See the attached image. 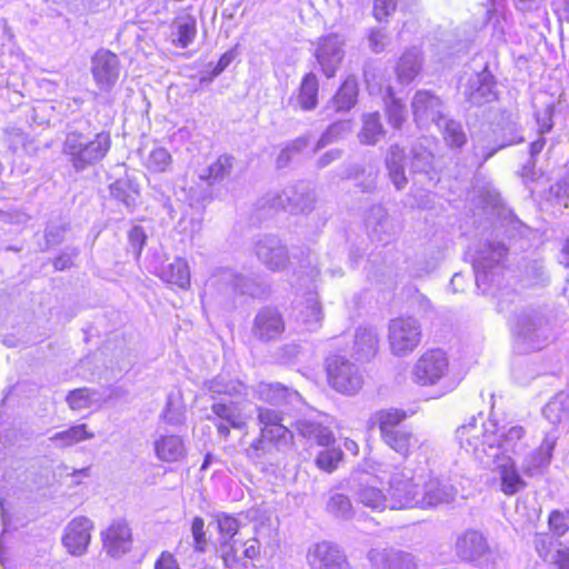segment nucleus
Here are the masks:
<instances>
[{"label":"nucleus","mask_w":569,"mask_h":569,"mask_svg":"<svg viewBox=\"0 0 569 569\" xmlns=\"http://www.w3.org/2000/svg\"><path fill=\"white\" fill-rule=\"evenodd\" d=\"M457 438L462 449L471 452L481 463L490 466L502 457L515 460L521 457L528 446L526 431L521 426L505 427L500 430L495 421L470 422L457 429Z\"/></svg>","instance_id":"nucleus-1"},{"label":"nucleus","mask_w":569,"mask_h":569,"mask_svg":"<svg viewBox=\"0 0 569 569\" xmlns=\"http://www.w3.org/2000/svg\"><path fill=\"white\" fill-rule=\"evenodd\" d=\"M510 327L515 348L523 353L541 350L552 337L550 320L541 307L517 309L510 319Z\"/></svg>","instance_id":"nucleus-2"},{"label":"nucleus","mask_w":569,"mask_h":569,"mask_svg":"<svg viewBox=\"0 0 569 569\" xmlns=\"http://www.w3.org/2000/svg\"><path fill=\"white\" fill-rule=\"evenodd\" d=\"M111 148L109 132L101 131L89 139L83 133L71 130L67 133L62 152L77 171H83L90 166L100 162Z\"/></svg>","instance_id":"nucleus-3"},{"label":"nucleus","mask_w":569,"mask_h":569,"mask_svg":"<svg viewBox=\"0 0 569 569\" xmlns=\"http://www.w3.org/2000/svg\"><path fill=\"white\" fill-rule=\"evenodd\" d=\"M507 254V248L499 241L479 242L472 254L476 286L483 293L499 284L501 261Z\"/></svg>","instance_id":"nucleus-4"},{"label":"nucleus","mask_w":569,"mask_h":569,"mask_svg":"<svg viewBox=\"0 0 569 569\" xmlns=\"http://www.w3.org/2000/svg\"><path fill=\"white\" fill-rule=\"evenodd\" d=\"M406 418V412L392 408L375 415L383 443L403 458H408L418 443L415 435L400 425Z\"/></svg>","instance_id":"nucleus-5"},{"label":"nucleus","mask_w":569,"mask_h":569,"mask_svg":"<svg viewBox=\"0 0 569 569\" xmlns=\"http://www.w3.org/2000/svg\"><path fill=\"white\" fill-rule=\"evenodd\" d=\"M260 202L262 208L306 213L313 209L316 193L309 183L300 181L281 191L268 193Z\"/></svg>","instance_id":"nucleus-6"},{"label":"nucleus","mask_w":569,"mask_h":569,"mask_svg":"<svg viewBox=\"0 0 569 569\" xmlns=\"http://www.w3.org/2000/svg\"><path fill=\"white\" fill-rule=\"evenodd\" d=\"M211 412L219 436L227 439L230 428L242 430L248 427L254 413V405L244 400L221 399L211 405Z\"/></svg>","instance_id":"nucleus-7"},{"label":"nucleus","mask_w":569,"mask_h":569,"mask_svg":"<svg viewBox=\"0 0 569 569\" xmlns=\"http://www.w3.org/2000/svg\"><path fill=\"white\" fill-rule=\"evenodd\" d=\"M420 322L413 317H398L389 322L388 341L391 353L397 357L410 355L421 342Z\"/></svg>","instance_id":"nucleus-8"},{"label":"nucleus","mask_w":569,"mask_h":569,"mask_svg":"<svg viewBox=\"0 0 569 569\" xmlns=\"http://www.w3.org/2000/svg\"><path fill=\"white\" fill-rule=\"evenodd\" d=\"M326 370L329 385L340 393L355 395L362 388L363 377L359 368L343 356L328 357Z\"/></svg>","instance_id":"nucleus-9"},{"label":"nucleus","mask_w":569,"mask_h":569,"mask_svg":"<svg viewBox=\"0 0 569 569\" xmlns=\"http://www.w3.org/2000/svg\"><path fill=\"white\" fill-rule=\"evenodd\" d=\"M387 500L388 508L393 510L419 508V487L413 481L411 470L403 469L391 475Z\"/></svg>","instance_id":"nucleus-10"},{"label":"nucleus","mask_w":569,"mask_h":569,"mask_svg":"<svg viewBox=\"0 0 569 569\" xmlns=\"http://www.w3.org/2000/svg\"><path fill=\"white\" fill-rule=\"evenodd\" d=\"M345 37L336 32L319 37L315 42L313 56L327 78H333L340 68L345 58Z\"/></svg>","instance_id":"nucleus-11"},{"label":"nucleus","mask_w":569,"mask_h":569,"mask_svg":"<svg viewBox=\"0 0 569 569\" xmlns=\"http://www.w3.org/2000/svg\"><path fill=\"white\" fill-rule=\"evenodd\" d=\"M449 372V360L440 349L422 353L412 369L413 381L420 386L437 385Z\"/></svg>","instance_id":"nucleus-12"},{"label":"nucleus","mask_w":569,"mask_h":569,"mask_svg":"<svg viewBox=\"0 0 569 569\" xmlns=\"http://www.w3.org/2000/svg\"><path fill=\"white\" fill-rule=\"evenodd\" d=\"M413 120L419 127L435 123L441 127L446 116V106L440 97L429 90H418L411 101Z\"/></svg>","instance_id":"nucleus-13"},{"label":"nucleus","mask_w":569,"mask_h":569,"mask_svg":"<svg viewBox=\"0 0 569 569\" xmlns=\"http://www.w3.org/2000/svg\"><path fill=\"white\" fill-rule=\"evenodd\" d=\"M365 226L371 241L381 244L391 242L400 229L381 204L372 206L366 214Z\"/></svg>","instance_id":"nucleus-14"},{"label":"nucleus","mask_w":569,"mask_h":569,"mask_svg":"<svg viewBox=\"0 0 569 569\" xmlns=\"http://www.w3.org/2000/svg\"><path fill=\"white\" fill-rule=\"evenodd\" d=\"M372 569H419L417 557L406 550L393 547H377L367 552Z\"/></svg>","instance_id":"nucleus-15"},{"label":"nucleus","mask_w":569,"mask_h":569,"mask_svg":"<svg viewBox=\"0 0 569 569\" xmlns=\"http://www.w3.org/2000/svg\"><path fill=\"white\" fill-rule=\"evenodd\" d=\"M284 328L281 312L273 307H263L254 316L251 333L254 339L268 343L279 339Z\"/></svg>","instance_id":"nucleus-16"},{"label":"nucleus","mask_w":569,"mask_h":569,"mask_svg":"<svg viewBox=\"0 0 569 569\" xmlns=\"http://www.w3.org/2000/svg\"><path fill=\"white\" fill-rule=\"evenodd\" d=\"M91 72L100 90L109 92L120 74V60L109 50H99L92 57Z\"/></svg>","instance_id":"nucleus-17"},{"label":"nucleus","mask_w":569,"mask_h":569,"mask_svg":"<svg viewBox=\"0 0 569 569\" xmlns=\"http://www.w3.org/2000/svg\"><path fill=\"white\" fill-rule=\"evenodd\" d=\"M463 96L471 106L477 107L497 100V82L488 67L468 79Z\"/></svg>","instance_id":"nucleus-18"},{"label":"nucleus","mask_w":569,"mask_h":569,"mask_svg":"<svg viewBox=\"0 0 569 569\" xmlns=\"http://www.w3.org/2000/svg\"><path fill=\"white\" fill-rule=\"evenodd\" d=\"M312 569H350L347 556L338 545L321 541L312 546L307 555Z\"/></svg>","instance_id":"nucleus-19"},{"label":"nucleus","mask_w":569,"mask_h":569,"mask_svg":"<svg viewBox=\"0 0 569 569\" xmlns=\"http://www.w3.org/2000/svg\"><path fill=\"white\" fill-rule=\"evenodd\" d=\"M259 261L270 271L283 270L289 262V253L282 241L274 236H264L254 246Z\"/></svg>","instance_id":"nucleus-20"},{"label":"nucleus","mask_w":569,"mask_h":569,"mask_svg":"<svg viewBox=\"0 0 569 569\" xmlns=\"http://www.w3.org/2000/svg\"><path fill=\"white\" fill-rule=\"evenodd\" d=\"M254 412L258 415V423L262 437H271L276 443H288L292 438L291 431L283 425L281 411L267 407L254 406Z\"/></svg>","instance_id":"nucleus-21"},{"label":"nucleus","mask_w":569,"mask_h":569,"mask_svg":"<svg viewBox=\"0 0 569 569\" xmlns=\"http://www.w3.org/2000/svg\"><path fill=\"white\" fill-rule=\"evenodd\" d=\"M92 528L91 520L86 517L74 518L68 523L62 542L71 555L81 556L87 551Z\"/></svg>","instance_id":"nucleus-22"},{"label":"nucleus","mask_w":569,"mask_h":569,"mask_svg":"<svg viewBox=\"0 0 569 569\" xmlns=\"http://www.w3.org/2000/svg\"><path fill=\"white\" fill-rule=\"evenodd\" d=\"M209 286L217 288L228 298L238 293L249 296L256 293V284L253 281L242 274H236L230 270H223L212 277L209 281Z\"/></svg>","instance_id":"nucleus-23"},{"label":"nucleus","mask_w":569,"mask_h":569,"mask_svg":"<svg viewBox=\"0 0 569 569\" xmlns=\"http://www.w3.org/2000/svg\"><path fill=\"white\" fill-rule=\"evenodd\" d=\"M456 552L461 560L479 561L489 552V546L481 532L467 530L457 538Z\"/></svg>","instance_id":"nucleus-24"},{"label":"nucleus","mask_w":569,"mask_h":569,"mask_svg":"<svg viewBox=\"0 0 569 569\" xmlns=\"http://www.w3.org/2000/svg\"><path fill=\"white\" fill-rule=\"evenodd\" d=\"M64 107L63 101L38 100L27 111L26 118L30 122V126H54L61 122Z\"/></svg>","instance_id":"nucleus-25"},{"label":"nucleus","mask_w":569,"mask_h":569,"mask_svg":"<svg viewBox=\"0 0 569 569\" xmlns=\"http://www.w3.org/2000/svg\"><path fill=\"white\" fill-rule=\"evenodd\" d=\"M103 548L112 557H120L131 548V531L124 521H114L102 533Z\"/></svg>","instance_id":"nucleus-26"},{"label":"nucleus","mask_w":569,"mask_h":569,"mask_svg":"<svg viewBox=\"0 0 569 569\" xmlns=\"http://www.w3.org/2000/svg\"><path fill=\"white\" fill-rule=\"evenodd\" d=\"M455 490L451 486L442 483L439 479H429L422 491H419V508L427 509L442 503H449L455 498Z\"/></svg>","instance_id":"nucleus-27"},{"label":"nucleus","mask_w":569,"mask_h":569,"mask_svg":"<svg viewBox=\"0 0 569 569\" xmlns=\"http://www.w3.org/2000/svg\"><path fill=\"white\" fill-rule=\"evenodd\" d=\"M254 396L272 406H281L300 400V395L278 382H259L253 388Z\"/></svg>","instance_id":"nucleus-28"},{"label":"nucleus","mask_w":569,"mask_h":569,"mask_svg":"<svg viewBox=\"0 0 569 569\" xmlns=\"http://www.w3.org/2000/svg\"><path fill=\"white\" fill-rule=\"evenodd\" d=\"M556 439L547 436L538 449L523 458L521 468L526 475L541 473L550 463Z\"/></svg>","instance_id":"nucleus-29"},{"label":"nucleus","mask_w":569,"mask_h":569,"mask_svg":"<svg viewBox=\"0 0 569 569\" xmlns=\"http://www.w3.org/2000/svg\"><path fill=\"white\" fill-rule=\"evenodd\" d=\"M204 389L214 401H219V397L233 399L247 396V387L241 381L230 379L224 375H218L213 379L206 381Z\"/></svg>","instance_id":"nucleus-30"},{"label":"nucleus","mask_w":569,"mask_h":569,"mask_svg":"<svg viewBox=\"0 0 569 569\" xmlns=\"http://www.w3.org/2000/svg\"><path fill=\"white\" fill-rule=\"evenodd\" d=\"M319 81L315 73H307L300 83L299 92L296 98L290 99V104L295 109L311 111L318 104Z\"/></svg>","instance_id":"nucleus-31"},{"label":"nucleus","mask_w":569,"mask_h":569,"mask_svg":"<svg viewBox=\"0 0 569 569\" xmlns=\"http://www.w3.org/2000/svg\"><path fill=\"white\" fill-rule=\"evenodd\" d=\"M378 348L379 337L373 329H357L355 335L352 352L358 361H369L377 355Z\"/></svg>","instance_id":"nucleus-32"},{"label":"nucleus","mask_w":569,"mask_h":569,"mask_svg":"<svg viewBox=\"0 0 569 569\" xmlns=\"http://www.w3.org/2000/svg\"><path fill=\"white\" fill-rule=\"evenodd\" d=\"M495 467L500 472L501 490L506 495H515L525 488L526 482L522 480L516 469V461L502 457L499 461H492L489 467Z\"/></svg>","instance_id":"nucleus-33"},{"label":"nucleus","mask_w":569,"mask_h":569,"mask_svg":"<svg viewBox=\"0 0 569 569\" xmlns=\"http://www.w3.org/2000/svg\"><path fill=\"white\" fill-rule=\"evenodd\" d=\"M295 428L300 436L316 441L319 446L330 447L335 442L332 431L313 419H298L295 423Z\"/></svg>","instance_id":"nucleus-34"},{"label":"nucleus","mask_w":569,"mask_h":569,"mask_svg":"<svg viewBox=\"0 0 569 569\" xmlns=\"http://www.w3.org/2000/svg\"><path fill=\"white\" fill-rule=\"evenodd\" d=\"M154 452L161 461L174 462L184 458L187 450L181 437L166 435L154 441Z\"/></svg>","instance_id":"nucleus-35"},{"label":"nucleus","mask_w":569,"mask_h":569,"mask_svg":"<svg viewBox=\"0 0 569 569\" xmlns=\"http://www.w3.org/2000/svg\"><path fill=\"white\" fill-rule=\"evenodd\" d=\"M159 278L180 289H187L190 286V270L188 262L182 258H176L161 267L158 272Z\"/></svg>","instance_id":"nucleus-36"},{"label":"nucleus","mask_w":569,"mask_h":569,"mask_svg":"<svg viewBox=\"0 0 569 569\" xmlns=\"http://www.w3.org/2000/svg\"><path fill=\"white\" fill-rule=\"evenodd\" d=\"M405 150L398 144H392L387 152L386 166L389 178L397 190H402L408 183L405 174Z\"/></svg>","instance_id":"nucleus-37"},{"label":"nucleus","mask_w":569,"mask_h":569,"mask_svg":"<svg viewBox=\"0 0 569 569\" xmlns=\"http://www.w3.org/2000/svg\"><path fill=\"white\" fill-rule=\"evenodd\" d=\"M323 311L318 296L309 292L299 310V319L308 331H317L323 321Z\"/></svg>","instance_id":"nucleus-38"},{"label":"nucleus","mask_w":569,"mask_h":569,"mask_svg":"<svg viewBox=\"0 0 569 569\" xmlns=\"http://www.w3.org/2000/svg\"><path fill=\"white\" fill-rule=\"evenodd\" d=\"M545 418L552 425L569 423V390H562L543 407Z\"/></svg>","instance_id":"nucleus-39"},{"label":"nucleus","mask_w":569,"mask_h":569,"mask_svg":"<svg viewBox=\"0 0 569 569\" xmlns=\"http://www.w3.org/2000/svg\"><path fill=\"white\" fill-rule=\"evenodd\" d=\"M358 97V83L353 77L347 78L335 97L331 99L327 109H333L336 112H346L355 107Z\"/></svg>","instance_id":"nucleus-40"},{"label":"nucleus","mask_w":569,"mask_h":569,"mask_svg":"<svg viewBox=\"0 0 569 569\" xmlns=\"http://www.w3.org/2000/svg\"><path fill=\"white\" fill-rule=\"evenodd\" d=\"M421 54L417 48L406 51L396 68L398 79L402 83L411 82L421 70Z\"/></svg>","instance_id":"nucleus-41"},{"label":"nucleus","mask_w":569,"mask_h":569,"mask_svg":"<svg viewBox=\"0 0 569 569\" xmlns=\"http://www.w3.org/2000/svg\"><path fill=\"white\" fill-rule=\"evenodd\" d=\"M357 500L365 507L376 511H382L388 508L387 496L376 486L369 482H359L355 489Z\"/></svg>","instance_id":"nucleus-42"},{"label":"nucleus","mask_w":569,"mask_h":569,"mask_svg":"<svg viewBox=\"0 0 569 569\" xmlns=\"http://www.w3.org/2000/svg\"><path fill=\"white\" fill-rule=\"evenodd\" d=\"M94 435L88 431L87 425L81 423L70 427L67 430L56 432L49 438V441L58 448H67L83 440L92 439Z\"/></svg>","instance_id":"nucleus-43"},{"label":"nucleus","mask_w":569,"mask_h":569,"mask_svg":"<svg viewBox=\"0 0 569 569\" xmlns=\"http://www.w3.org/2000/svg\"><path fill=\"white\" fill-rule=\"evenodd\" d=\"M385 129L378 112H370L362 116V128L359 132V140L363 144H376L385 137Z\"/></svg>","instance_id":"nucleus-44"},{"label":"nucleus","mask_w":569,"mask_h":569,"mask_svg":"<svg viewBox=\"0 0 569 569\" xmlns=\"http://www.w3.org/2000/svg\"><path fill=\"white\" fill-rule=\"evenodd\" d=\"M172 28L174 29L172 36L176 37L173 39L176 46L184 49L193 42L197 33L196 19L193 17L187 14L177 18Z\"/></svg>","instance_id":"nucleus-45"},{"label":"nucleus","mask_w":569,"mask_h":569,"mask_svg":"<svg viewBox=\"0 0 569 569\" xmlns=\"http://www.w3.org/2000/svg\"><path fill=\"white\" fill-rule=\"evenodd\" d=\"M326 510L332 517L340 520H349L355 516V509L349 497L337 491L330 492Z\"/></svg>","instance_id":"nucleus-46"},{"label":"nucleus","mask_w":569,"mask_h":569,"mask_svg":"<svg viewBox=\"0 0 569 569\" xmlns=\"http://www.w3.org/2000/svg\"><path fill=\"white\" fill-rule=\"evenodd\" d=\"M443 136L445 141L452 148H461L467 142V136L460 122L447 118L441 121V127H438Z\"/></svg>","instance_id":"nucleus-47"},{"label":"nucleus","mask_w":569,"mask_h":569,"mask_svg":"<svg viewBox=\"0 0 569 569\" xmlns=\"http://www.w3.org/2000/svg\"><path fill=\"white\" fill-rule=\"evenodd\" d=\"M233 166V158L227 154L220 156L212 164H210L204 173L200 174V179L209 180V184L228 177Z\"/></svg>","instance_id":"nucleus-48"},{"label":"nucleus","mask_w":569,"mask_h":569,"mask_svg":"<svg viewBox=\"0 0 569 569\" xmlns=\"http://www.w3.org/2000/svg\"><path fill=\"white\" fill-rule=\"evenodd\" d=\"M67 402L72 410H82L99 402L98 392L89 388H79L69 392Z\"/></svg>","instance_id":"nucleus-49"},{"label":"nucleus","mask_w":569,"mask_h":569,"mask_svg":"<svg viewBox=\"0 0 569 569\" xmlns=\"http://www.w3.org/2000/svg\"><path fill=\"white\" fill-rule=\"evenodd\" d=\"M351 131V126L349 121H337L329 126L327 130L321 134L319 138L316 147L315 152H318L319 150L323 149L328 144H331L339 139L343 138Z\"/></svg>","instance_id":"nucleus-50"},{"label":"nucleus","mask_w":569,"mask_h":569,"mask_svg":"<svg viewBox=\"0 0 569 569\" xmlns=\"http://www.w3.org/2000/svg\"><path fill=\"white\" fill-rule=\"evenodd\" d=\"M386 114L388 122L395 128L400 129L407 118V108L399 99H396L389 90V100L386 101Z\"/></svg>","instance_id":"nucleus-51"},{"label":"nucleus","mask_w":569,"mask_h":569,"mask_svg":"<svg viewBox=\"0 0 569 569\" xmlns=\"http://www.w3.org/2000/svg\"><path fill=\"white\" fill-rule=\"evenodd\" d=\"M171 161L169 151L166 148L157 147L149 152L146 167L153 172H164L170 167Z\"/></svg>","instance_id":"nucleus-52"},{"label":"nucleus","mask_w":569,"mask_h":569,"mask_svg":"<svg viewBox=\"0 0 569 569\" xmlns=\"http://www.w3.org/2000/svg\"><path fill=\"white\" fill-rule=\"evenodd\" d=\"M240 543H241V541H239L238 539H232L230 541H228V540L221 541L220 552H221V558H222L226 567L233 568L243 558L241 556L242 548L240 547Z\"/></svg>","instance_id":"nucleus-53"},{"label":"nucleus","mask_w":569,"mask_h":569,"mask_svg":"<svg viewBox=\"0 0 569 569\" xmlns=\"http://www.w3.org/2000/svg\"><path fill=\"white\" fill-rule=\"evenodd\" d=\"M342 457L343 452L339 448H328L318 453L316 465L323 471L332 472Z\"/></svg>","instance_id":"nucleus-54"},{"label":"nucleus","mask_w":569,"mask_h":569,"mask_svg":"<svg viewBox=\"0 0 569 569\" xmlns=\"http://www.w3.org/2000/svg\"><path fill=\"white\" fill-rule=\"evenodd\" d=\"M411 168L415 172H428L431 168L433 156L423 146H415L412 148Z\"/></svg>","instance_id":"nucleus-55"},{"label":"nucleus","mask_w":569,"mask_h":569,"mask_svg":"<svg viewBox=\"0 0 569 569\" xmlns=\"http://www.w3.org/2000/svg\"><path fill=\"white\" fill-rule=\"evenodd\" d=\"M217 523L220 532V542L234 539L239 530V522L234 517L224 513L217 515Z\"/></svg>","instance_id":"nucleus-56"},{"label":"nucleus","mask_w":569,"mask_h":569,"mask_svg":"<svg viewBox=\"0 0 569 569\" xmlns=\"http://www.w3.org/2000/svg\"><path fill=\"white\" fill-rule=\"evenodd\" d=\"M273 445H277L276 440H271V437H262L260 431V437L247 449V456L252 460H259L271 451Z\"/></svg>","instance_id":"nucleus-57"},{"label":"nucleus","mask_w":569,"mask_h":569,"mask_svg":"<svg viewBox=\"0 0 569 569\" xmlns=\"http://www.w3.org/2000/svg\"><path fill=\"white\" fill-rule=\"evenodd\" d=\"M568 520H569L568 512L565 513L559 510H553L549 515V519H548L549 528L556 536L562 537L569 530Z\"/></svg>","instance_id":"nucleus-58"},{"label":"nucleus","mask_w":569,"mask_h":569,"mask_svg":"<svg viewBox=\"0 0 569 569\" xmlns=\"http://www.w3.org/2000/svg\"><path fill=\"white\" fill-rule=\"evenodd\" d=\"M191 532L194 541V549L203 552L207 547L204 521L201 517H194L191 523Z\"/></svg>","instance_id":"nucleus-59"},{"label":"nucleus","mask_w":569,"mask_h":569,"mask_svg":"<svg viewBox=\"0 0 569 569\" xmlns=\"http://www.w3.org/2000/svg\"><path fill=\"white\" fill-rule=\"evenodd\" d=\"M368 42L370 49L376 52H382L389 44V37L387 32L381 28H375L370 30L368 36Z\"/></svg>","instance_id":"nucleus-60"},{"label":"nucleus","mask_w":569,"mask_h":569,"mask_svg":"<svg viewBox=\"0 0 569 569\" xmlns=\"http://www.w3.org/2000/svg\"><path fill=\"white\" fill-rule=\"evenodd\" d=\"M526 273L532 284H542L548 281V274L542 262L532 261L528 264Z\"/></svg>","instance_id":"nucleus-61"},{"label":"nucleus","mask_w":569,"mask_h":569,"mask_svg":"<svg viewBox=\"0 0 569 569\" xmlns=\"http://www.w3.org/2000/svg\"><path fill=\"white\" fill-rule=\"evenodd\" d=\"M533 545L537 553L545 561L551 553L552 538L548 533H536Z\"/></svg>","instance_id":"nucleus-62"},{"label":"nucleus","mask_w":569,"mask_h":569,"mask_svg":"<svg viewBox=\"0 0 569 569\" xmlns=\"http://www.w3.org/2000/svg\"><path fill=\"white\" fill-rule=\"evenodd\" d=\"M549 193L558 203L569 207V186L567 180H559L549 189Z\"/></svg>","instance_id":"nucleus-63"},{"label":"nucleus","mask_w":569,"mask_h":569,"mask_svg":"<svg viewBox=\"0 0 569 569\" xmlns=\"http://www.w3.org/2000/svg\"><path fill=\"white\" fill-rule=\"evenodd\" d=\"M66 226H48L46 229V241L48 247H54L63 241Z\"/></svg>","instance_id":"nucleus-64"}]
</instances>
